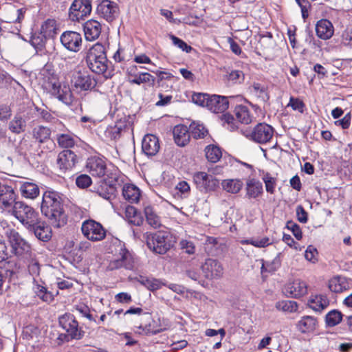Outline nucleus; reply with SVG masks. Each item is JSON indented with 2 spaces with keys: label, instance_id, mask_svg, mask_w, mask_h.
Listing matches in <instances>:
<instances>
[{
  "label": "nucleus",
  "instance_id": "obj_1",
  "mask_svg": "<svg viewBox=\"0 0 352 352\" xmlns=\"http://www.w3.org/2000/svg\"><path fill=\"white\" fill-rule=\"evenodd\" d=\"M41 212L55 228H60L67 223L60 195L55 191H46L43 195L41 206Z\"/></svg>",
  "mask_w": 352,
  "mask_h": 352
},
{
  "label": "nucleus",
  "instance_id": "obj_2",
  "mask_svg": "<svg viewBox=\"0 0 352 352\" xmlns=\"http://www.w3.org/2000/svg\"><path fill=\"white\" fill-rule=\"evenodd\" d=\"M86 63L89 69L96 74H102L106 78L111 76V65L108 60L105 47L97 43L87 52Z\"/></svg>",
  "mask_w": 352,
  "mask_h": 352
},
{
  "label": "nucleus",
  "instance_id": "obj_3",
  "mask_svg": "<svg viewBox=\"0 0 352 352\" xmlns=\"http://www.w3.org/2000/svg\"><path fill=\"white\" fill-rule=\"evenodd\" d=\"M143 240L150 250L159 254L166 253L175 243V238L168 230L146 232L143 235Z\"/></svg>",
  "mask_w": 352,
  "mask_h": 352
},
{
  "label": "nucleus",
  "instance_id": "obj_4",
  "mask_svg": "<svg viewBox=\"0 0 352 352\" xmlns=\"http://www.w3.org/2000/svg\"><path fill=\"white\" fill-rule=\"evenodd\" d=\"M96 85V80L85 69L77 67L72 72L71 85L75 92L81 94L92 91Z\"/></svg>",
  "mask_w": 352,
  "mask_h": 352
},
{
  "label": "nucleus",
  "instance_id": "obj_5",
  "mask_svg": "<svg viewBox=\"0 0 352 352\" xmlns=\"http://www.w3.org/2000/svg\"><path fill=\"white\" fill-rule=\"evenodd\" d=\"M12 213L28 230L34 229V226L39 223L41 220L38 213L32 207L22 201L15 203Z\"/></svg>",
  "mask_w": 352,
  "mask_h": 352
},
{
  "label": "nucleus",
  "instance_id": "obj_6",
  "mask_svg": "<svg viewBox=\"0 0 352 352\" xmlns=\"http://www.w3.org/2000/svg\"><path fill=\"white\" fill-rule=\"evenodd\" d=\"M11 256V250L8 248L6 242L0 239V270H5L6 278L14 280L16 278L19 267L14 260H9Z\"/></svg>",
  "mask_w": 352,
  "mask_h": 352
},
{
  "label": "nucleus",
  "instance_id": "obj_7",
  "mask_svg": "<svg viewBox=\"0 0 352 352\" xmlns=\"http://www.w3.org/2000/svg\"><path fill=\"white\" fill-rule=\"evenodd\" d=\"M193 182L196 188L203 193L216 191L219 188V180L204 171L196 172L193 174Z\"/></svg>",
  "mask_w": 352,
  "mask_h": 352
},
{
  "label": "nucleus",
  "instance_id": "obj_8",
  "mask_svg": "<svg viewBox=\"0 0 352 352\" xmlns=\"http://www.w3.org/2000/svg\"><path fill=\"white\" fill-rule=\"evenodd\" d=\"M153 321L151 314L147 309L140 307H133V327L142 330L145 333H153L155 331L151 328Z\"/></svg>",
  "mask_w": 352,
  "mask_h": 352
},
{
  "label": "nucleus",
  "instance_id": "obj_9",
  "mask_svg": "<svg viewBox=\"0 0 352 352\" xmlns=\"http://www.w3.org/2000/svg\"><path fill=\"white\" fill-rule=\"evenodd\" d=\"M82 233L88 240L98 241L106 236V232L102 225L94 220L85 221L81 226Z\"/></svg>",
  "mask_w": 352,
  "mask_h": 352
},
{
  "label": "nucleus",
  "instance_id": "obj_10",
  "mask_svg": "<svg viewBox=\"0 0 352 352\" xmlns=\"http://www.w3.org/2000/svg\"><path fill=\"white\" fill-rule=\"evenodd\" d=\"M274 129L266 123H258L252 131L247 135V138L258 144L270 142L274 136Z\"/></svg>",
  "mask_w": 352,
  "mask_h": 352
},
{
  "label": "nucleus",
  "instance_id": "obj_11",
  "mask_svg": "<svg viewBox=\"0 0 352 352\" xmlns=\"http://www.w3.org/2000/svg\"><path fill=\"white\" fill-rule=\"evenodd\" d=\"M7 236L12 247L11 253H14L19 257H23L29 254L30 245L16 231L10 230L9 232H7Z\"/></svg>",
  "mask_w": 352,
  "mask_h": 352
},
{
  "label": "nucleus",
  "instance_id": "obj_12",
  "mask_svg": "<svg viewBox=\"0 0 352 352\" xmlns=\"http://www.w3.org/2000/svg\"><path fill=\"white\" fill-rule=\"evenodd\" d=\"M91 12L90 0H74L69 8V16L72 21H79L90 14Z\"/></svg>",
  "mask_w": 352,
  "mask_h": 352
},
{
  "label": "nucleus",
  "instance_id": "obj_13",
  "mask_svg": "<svg viewBox=\"0 0 352 352\" xmlns=\"http://www.w3.org/2000/svg\"><path fill=\"white\" fill-rule=\"evenodd\" d=\"M96 11L100 17L109 22L115 20L119 14V8L117 3L110 0H102L98 3Z\"/></svg>",
  "mask_w": 352,
  "mask_h": 352
},
{
  "label": "nucleus",
  "instance_id": "obj_14",
  "mask_svg": "<svg viewBox=\"0 0 352 352\" xmlns=\"http://www.w3.org/2000/svg\"><path fill=\"white\" fill-rule=\"evenodd\" d=\"M59 324L72 338L80 339L82 331L78 329V323L71 314H65L59 318Z\"/></svg>",
  "mask_w": 352,
  "mask_h": 352
},
{
  "label": "nucleus",
  "instance_id": "obj_15",
  "mask_svg": "<svg viewBox=\"0 0 352 352\" xmlns=\"http://www.w3.org/2000/svg\"><path fill=\"white\" fill-rule=\"evenodd\" d=\"M60 40L62 45L69 51L77 52L80 50L82 36L76 32L66 31L61 34Z\"/></svg>",
  "mask_w": 352,
  "mask_h": 352
},
{
  "label": "nucleus",
  "instance_id": "obj_16",
  "mask_svg": "<svg viewBox=\"0 0 352 352\" xmlns=\"http://www.w3.org/2000/svg\"><path fill=\"white\" fill-rule=\"evenodd\" d=\"M204 276L207 279L220 278L223 273V268L217 260L208 258L201 265Z\"/></svg>",
  "mask_w": 352,
  "mask_h": 352
},
{
  "label": "nucleus",
  "instance_id": "obj_17",
  "mask_svg": "<svg viewBox=\"0 0 352 352\" xmlns=\"http://www.w3.org/2000/svg\"><path fill=\"white\" fill-rule=\"evenodd\" d=\"M52 94L57 98L60 101L67 105L72 103V94L69 87L64 85L61 87L57 80L49 83Z\"/></svg>",
  "mask_w": 352,
  "mask_h": 352
},
{
  "label": "nucleus",
  "instance_id": "obj_18",
  "mask_svg": "<svg viewBox=\"0 0 352 352\" xmlns=\"http://www.w3.org/2000/svg\"><path fill=\"white\" fill-rule=\"evenodd\" d=\"M283 292L289 297L299 298L307 293V285L300 279L294 280L285 285Z\"/></svg>",
  "mask_w": 352,
  "mask_h": 352
},
{
  "label": "nucleus",
  "instance_id": "obj_19",
  "mask_svg": "<svg viewBox=\"0 0 352 352\" xmlns=\"http://www.w3.org/2000/svg\"><path fill=\"white\" fill-rule=\"evenodd\" d=\"M87 170L93 176L102 177L106 174L107 166L104 161L98 157L88 158L86 164Z\"/></svg>",
  "mask_w": 352,
  "mask_h": 352
},
{
  "label": "nucleus",
  "instance_id": "obj_20",
  "mask_svg": "<svg viewBox=\"0 0 352 352\" xmlns=\"http://www.w3.org/2000/svg\"><path fill=\"white\" fill-rule=\"evenodd\" d=\"M16 195L14 189L8 185H3L0 190V207L5 210H12L16 201Z\"/></svg>",
  "mask_w": 352,
  "mask_h": 352
},
{
  "label": "nucleus",
  "instance_id": "obj_21",
  "mask_svg": "<svg viewBox=\"0 0 352 352\" xmlns=\"http://www.w3.org/2000/svg\"><path fill=\"white\" fill-rule=\"evenodd\" d=\"M76 162V155L71 150H64L58 155L57 164L63 172L71 170Z\"/></svg>",
  "mask_w": 352,
  "mask_h": 352
},
{
  "label": "nucleus",
  "instance_id": "obj_22",
  "mask_svg": "<svg viewBox=\"0 0 352 352\" xmlns=\"http://www.w3.org/2000/svg\"><path fill=\"white\" fill-rule=\"evenodd\" d=\"M208 102L207 108L215 113L224 112L229 107L228 98L219 95H211Z\"/></svg>",
  "mask_w": 352,
  "mask_h": 352
},
{
  "label": "nucleus",
  "instance_id": "obj_23",
  "mask_svg": "<svg viewBox=\"0 0 352 352\" xmlns=\"http://www.w3.org/2000/svg\"><path fill=\"white\" fill-rule=\"evenodd\" d=\"M160 148L159 139L153 134L146 135L142 142V148L146 155H155Z\"/></svg>",
  "mask_w": 352,
  "mask_h": 352
},
{
  "label": "nucleus",
  "instance_id": "obj_24",
  "mask_svg": "<svg viewBox=\"0 0 352 352\" xmlns=\"http://www.w3.org/2000/svg\"><path fill=\"white\" fill-rule=\"evenodd\" d=\"M83 30L87 41H95L101 34L102 25L98 21L90 19L84 23Z\"/></svg>",
  "mask_w": 352,
  "mask_h": 352
},
{
  "label": "nucleus",
  "instance_id": "obj_25",
  "mask_svg": "<svg viewBox=\"0 0 352 352\" xmlns=\"http://www.w3.org/2000/svg\"><path fill=\"white\" fill-rule=\"evenodd\" d=\"M317 36L323 40H327L332 37L334 33V28L332 23L327 19H321L316 25Z\"/></svg>",
  "mask_w": 352,
  "mask_h": 352
},
{
  "label": "nucleus",
  "instance_id": "obj_26",
  "mask_svg": "<svg viewBox=\"0 0 352 352\" xmlns=\"http://www.w3.org/2000/svg\"><path fill=\"white\" fill-rule=\"evenodd\" d=\"M173 137L175 142L179 146H186L190 141V133L188 128L184 124H179L173 129Z\"/></svg>",
  "mask_w": 352,
  "mask_h": 352
},
{
  "label": "nucleus",
  "instance_id": "obj_27",
  "mask_svg": "<svg viewBox=\"0 0 352 352\" xmlns=\"http://www.w3.org/2000/svg\"><path fill=\"white\" fill-rule=\"evenodd\" d=\"M246 197L256 199L263 192L262 183L254 178L248 179L245 185Z\"/></svg>",
  "mask_w": 352,
  "mask_h": 352
},
{
  "label": "nucleus",
  "instance_id": "obj_28",
  "mask_svg": "<svg viewBox=\"0 0 352 352\" xmlns=\"http://www.w3.org/2000/svg\"><path fill=\"white\" fill-rule=\"evenodd\" d=\"M32 289L36 296L43 302L50 303L53 301V294L47 290L41 280H36V278H34Z\"/></svg>",
  "mask_w": 352,
  "mask_h": 352
},
{
  "label": "nucleus",
  "instance_id": "obj_29",
  "mask_svg": "<svg viewBox=\"0 0 352 352\" xmlns=\"http://www.w3.org/2000/svg\"><path fill=\"white\" fill-rule=\"evenodd\" d=\"M29 231L33 232L35 236L42 241H48L52 237L51 228L41 220L34 226V229H30Z\"/></svg>",
  "mask_w": 352,
  "mask_h": 352
},
{
  "label": "nucleus",
  "instance_id": "obj_30",
  "mask_svg": "<svg viewBox=\"0 0 352 352\" xmlns=\"http://www.w3.org/2000/svg\"><path fill=\"white\" fill-rule=\"evenodd\" d=\"M19 189L21 195L27 199H34L40 193L38 186L32 182H21Z\"/></svg>",
  "mask_w": 352,
  "mask_h": 352
},
{
  "label": "nucleus",
  "instance_id": "obj_31",
  "mask_svg": "<svg viewBox=\"0 0 352 352\" xmlns=\"http://www.w3.org/2000/svg\"><path fill=\"white\" fill-rule=\"evenodd\" d=\"M309 307L315 311L321 312L329 305V300L326 295L311 296L308 300Z\"/></svg>",
  "mask_w": 352,
  "mask_h": 352
},
{
  "label": "nucleus",
  "instance_id": "obj_32",
  "mask_svg": "<svg viewBox=\"0 0 352 352\" xmlns=\"http://www.w3.org/2000/svg\"><path fill=\"white\" fill-rule=\"evenodd\" d=\"M134 280L137 281L151 292L160 289L163 285H165V284L159 279L149 278L142 275H139L133 278V281Z\"/></svg>",
  "mask_w": 352,
  "mask_h": 352
},
{
  "label": "nucleus",
  "instance_id": "obj_33",
  "mask_svg": "<svg viewBox=\"0 0 352 352\" xmlns=\"http://www.w3.org/2000/svg\"><path fill=\"white\" fill-rule=\"evenodd\" d=\"M317 320L312 316H306L298 322L296 327L302 333L313 332L316 327Z\"/></svg>",
  "mask_w": 352,
  "mask_h": 352
},
{
  "label": "nucleus",
  "instance_id": "obj_34",
  "mask_svg": "<svg viewBox=\"0 0 352 352\" xmlns=\"http://www.w3.org/2000/svg\"><path fill=\"white\" fill-rule=\"evenodd\" d=\"M328 287L334 293H340L349 288V283L342 276H334L329 280Z\"/></svg>",
  "mask_w": 352,
  "mask_h": 352
},
{
  "label": "nucleus",
  "instance_id": "obj_35",
  "mask_svg": "<svg viewBox=\"0 0 352 352\" xmlns=\"http://www.w3.org/2000/svg\"><path fill=\"white\" fill-rule=\"evenodd\" d=\"M234 113L239 122L248 124L252 122L253 116L251 115L249 108L245 105H236L234 108Z\"/></svg>",
  "mask_w": 352,
  "mask_h": 352
},
{
  "label": "nucleus",
  "instance_id": "obj_36",
  "mask_svg": "<svg viewBox=\"0 0 352 352\" xmlns=\"http://www.w3.org/2000/svg\"><path fill=\"white\" fill-rule=\"evenodd\" d=\"M200 269L201 268L199 263L197 261L192 260L186 266L184 273L189 278L195 281L200 282Z\"/></svg>",
  "mask_w": 352,
  "mask_h": 352
},
{
  "label": "nucleus",
  "instance_id": "obj_37",
  "mask_svg": "<svg viewBox=\"0 0 352 352\" xmlns=\"http://www.w3.org/2000/svg\"><path fill=\"white\" fill-rule=\"evenodd\" d=\"M144 214L147 223L153 228H159L162 226L161 218L149 206H144Z\"/></svg>",
  "mask_w": 352,
  "mask_h": 352
},
{
  "label": "nucleus",
  "instance_id": "obj_38",
  "mask_svg": "<svg viewBox=\"0 0 352 352\" xmlns=\"http://www.w3.org/2000/svg\"><path fill=\"white\" fill-rule=\"evenodd\" d=\"M224 190L232 194L238 193L242 188L243 182L240 179H224L221 182Z\"/></svg>",
  "mask_w": 352,
  "mask_h": 352
},
{
  "label": "nucleus",
  "instance_id": "obj_39",
  "mask_svg": "<svg viewBox=\"0 0 352 352\" xmlns=\"http://www.w3.org/2000/svg\"><path fill=\"white\" fill-rule=\"evenodd\" d=\"M25 127L26 122L20 115H16L9 123V129L14 133L23 132Z\"/></svg>",
  "mask_w": 352,
  "mask_h": 352
},
{
  "label": "nucleus",
  "instance_id": "obj_40",
  "mask_svg": "<svg viewBox=\"0 0 352 352\" xmlns=\"http://www.w3.org/2000/svg\"><path fill=\"white\" fill-rule=\"evenodd\" d=\"M77 138L70 133H63L57 135V142L62 148H72L76 144Z\"/></svg>",
  "mask_w": 352,
  "mask_h": 352
},
{
  "label": "nucleus",
  "instance_id": "obj_41",
  "mask_svg": "<svg viewBox=\"0 0 352 352\" xmlns=\"http://www.w3.org/2000/svg\"><path fill=\"white\" fill-rule=\"evenodd\" d=\"M32 135L34 138L39 143L45 142L47 140L50 139L51 135V131L49 128L38 126L34 128L32 131Z\"/></svg>",
  "mask_w": 352,
  "mask_h": 352
},
{
  "label": "nucleus",
  "instance_id": "obj_42",
  "mask_svg": "<svg viewBox=\"0 0 352 352\" xmlns=\"http://www.w3.org/2000/svg\"><path fill=\"white\" fill-rule=\"evenodd\" d=\"M205 153L207 160L212 163L218 162L222 156L220 148L214 145L207 146L205 148Z\"/></svg>",
  "mask_w": 352,
  "mask_h": 352
},
{
  "label": "nucleus",
  "instance_id": "obj_43",
  "mask_svg": "<svg viewBox=\"0 0 352 352\" xmlns=\"http://www.w3.org/2000/svg\"><path fill=\"white\" fill-rule=\"evenodd\" d=\"M342 314L337 309L330 311L325 316V322L327 326L329 327L336 326L342 321Z\"/></svg>",
  "mask_w": 352,
  "mask_h": 352
},
{
  "label": "nucleus",
  "instance_id": "obj_44",
  "mask_svg": "<svg viewBox=\"0 0 352 352\" xmlns=\"http://www.w3.org/2000/svg\"><path fill=\"white\" fill-rule=\"evenodd\" d=\"M56 24L54 19L46 20L41 25V33L45 38L53 37L56 34Z\"/></svg>",
  "mask_w": 352,
  "mask_h": 352
},
{
  "label": "nucleus",
  "instance_id": "obj_45",
  "mask_svg": "<svg viewBox=\"0 0 352 352\" xmlns=\"http://www.w3.org/2000/svg\"><path fill=\"white\" fill-rule=\"evenodd\" d=\"M225 78L232 85L241 84L244 81V73L238 69L228 71Z\"/></svg>",
  "mask_w": 352,
  "mask_h": 352
},
{
  "label": "nucleus",
  "instance_id": "obj_46",
  "mask_svg": "<svg viewBox=\"0 0 352 352\" xmlns=\"http://www.w3.org/2000/svg\"><path fill=\"white\" fill-rule=\"evenodd\" d=\"M189 129L191 135L195 139L204 138L208 134V130L202 124L193 122Z\"/></svg>",
  "mask_w": 352,
  "mask_h": 352
},
{
  "label": "nucleus",
  "instance_id": "obj_47",
  "mask_svg": "<svg viewBox=\"0 0 352 352\" xmlns=\"http://www.w3.org/2000/svg\"><path fill=\"white\" fill-rule=\"evenodd\" d=\"M276 308L278 310L285 312H295L298 310V304L293 300H282L276 303Z\"/></svg>",
  "mask_w": 352,
  "mask_h": 352
},
{
  "label": "nucleus",
  "instance_id": "obj_48",
  "mask_svg": "<svg viewBox=\"0 0 352 352\" xmlns=\"http://www.w3.org/2000/svg\"><path fill=\"white\" fill-rule=\"evenodd\" d=\"M113 58L116 62L126 64L127 62L131 60L132 54L129 50L120 47L115 52Z\"/></svg>",
  "mask_w": 352,
  "mask_h": 352
},
{
  "label": "nucleus",
  "instance_id": "obj_49",
  "mask_svg": "<svg viewBox=\"0 0 352 352\" xmlns=\"http://www.w3.org/2000/svg\"><path fill=\"white\" fill-rule=\"evenodd\" d=\"M252 92L258 97L262 102H267L270 96L267 91V88L260 83H254L252 87Z\"/></svg>",
  "mask_w": 352,
  "mask_h": 352
},
{
  "label": "nucleus",
  "instance_id": "obj_50",
  "mask_svg": "<svg viewBox=\"0 0 352 352\" xmlns=\"http://www.w3.org/2000/svg\"><path fill=\"white\" fill-rule=\"evenodd\" d=\"M318 41L315 39V37L313 34V32L309 29H306L305 31V38H304V44L302 45L304 47V50L306 48H311L315 49L316 47H319L318 44Z\"/></svg>",
  "mask_w": 352,
  "mask_h": 352
},
{
  "label": "nucleus",
  "instance_id": "obj_51",
  "mask_svg": "<svg viewBox=\"0 0 352 352\" xmlns=\"http://www.w3.org/2000/svg\"><path fill=\"white\" fill-rule=\"evenodd\" d=\"M223 126L226 127L228 130L233 131L238 129V123L235 120L233 116L230 113L223 114L221 117Z\"/></svg>",
  "mask_w": 352,
  "mask_h": 352
},
{
  "label": "nucleus",
  "instance_id": "obj_52",
  "mask_svg": "<svg viewBox=\"0 0 352 352\" xmlns=\"http://www.w3.org/2000/svg\"><path fill=\"white\" fill-rule=\"evenodd\" d=\"M210 98V95L203 93H195L192 96V102L199 106L206 107L208 104V101Z\"/></svg>",
  "mask_w": 352,
  "mask_h": 352
},
{
  "label": "nucleus",
  "instance_id": "obj_53",
  "mask_svg": "<svg viewBox=\"0 0 352 352\" xmlns=\"http://www.w3.org/2000/svg\"><path fill=\"white\" fill-rule=\"evenodd\" d=\"M286 228L292 231L297 240H300L302 238V230L297 223L292 221H288L286 223Z\"/></svg>",
  "mask_w": 352,
  "mask_h": 352
},
{
  "label": "nucleus",
  "instance_id": "obj_54",
  "mask_svg": "<svg viewBox=\"0 0 352 352\" xmlns=\"http://www.w3.org/2000/svg\"><path fill=\"white\" fill-rule=\"evenodd\" d=\"M289 107H291L293 110L298 111L300 113H303L305 105L304 102L298 98L290 97L288 103Z\"/></svg>",
  "mask_w": 352,
  "mask_h": 352
},
{
  "label": "nucleus",
  "instance_id": "obj_55",
  "mask_svg": "<svg viewBox=\"0 0 352 352\" xmlns=\"http://www.w3.org/2000/svg\"><path fill=\"white\" fill-rule=\"evenodd\" d=\"M170 37L173 41V43L182 51L188 53L192 50L191 46L188 45L186 42L179 38L178 37L174 35H170Z\"/></svg>",
  "mask_w": 352,
  "mask_h": 352
},
{
  "label": "nucleus",
  "instance_id": "obj_56",
  "mask_svg": "<svg viewBox=\"0 0 352 352\" xmlns=\"http://www.w3.org/2000/svg\"><path fill=\"white\" fill-rule=\"evenodd\" d=\"M154 82L153 77L148 73H142L138 75H133V83L141 84L142 82Z\"/></svg>",
  "mask_w": 352,
  "mask_h": 352
},
{
  "label": "nucleus",
  "instance_id": "obj_57",
  "mask_svg": "<svg viewBox=\"0 0 352 352\" xmlns=\"http://www.w3.org/2000/svg\"><path fill=\"white\" fill-rule=\"evenodd\" d=\"M120 215L124 218L129 223H132V206L129 204H122Z\"/></svg>",
  "mask_w": 352,
  "mask_h": 352
},
{
  "label": "nucleus",
  "instance_id": "obj_58",
  "mask_svg": "<svg viewBox=\"0 0 352 352\" xmlns=\"http://www.w3.org/2000/svg\"><path fill=\"white\" fill-rule=\"evenodd\" d=\"M76 185L81 188H85L91 184V177L87 175H81L76 178Z\"/></svg>",
  "mask_w": 352,
  "mask_h": 352
},
{
  "label": "nucleus",
  "instance_id": "obj_59",
  "mask_svg": "<svg viewBox=\"0 0 352 352\" xmlns=\"http://www.w3.org/2000/svg\"><path fill=\"white\" fill-rule=\"evenodd\" d=\"M27 9L25 8H21L19 9L12 8L11 12L14 14V17L12 19V22L14 23H21V21L24 19L25 14L26 12Z\"/></svg>",
  "mask_w": 352,
  "mask_h": 352
},
{
  "label": "nucleus",
  "instance_id": "obj_60",
  "mask_svg": "<svg viewBox=\"0 0 352 352\" xmlns=\"http://www.w3.org/2000/svg\"><path fill=\"white\" fill-rule=\"evenodd\" d=\"M301 9L302 16L304 19H307L309 16V10L311 7L310 3L308 0H296Z\"/></svg>",
  "mask_w": 352,
  "mask_h": 352
},
{
  "label": "nucleus",
  "instance_id": "obj_61",
  "mask_svg": "<svg viewBox=\"0 0 352 352\" xmlns=\"http://www.w3.org/2000/svg\"><path fill=\"white\" fill-rule=\"evenodd\" d=\"M351 121V113H347L342 119L336 120L335 124L340 126L343 129H346L350 126Z\"/></svg>",
  "mask_w": 352,
  "mask_h": 352
},
{
  "label": "nucleus",
  "instance_id": "obj_62",
  "mask_svg": "<svg viewBox=\"0 0 352 352\" xmlns=\"http://www.w3.org/2000/svg\"><path fill=\"white\" fill-rule=\"evenodd\" d=\"M181 248L188 254H193L195 253V247L192 241L187 240H182L180 241Z\"/></svg>",
  "mask_w": 352,
  "mask_h": 352
},
{
  "label": "nucleus",
  "instance_id": "obj_63",
  "mask_svg": "<svg viewBox=\"0 0 352 352\" xmlns=\"http://www.w3.org/2000/svg\"><path fill=\"white\" fill-rule=\"evenodd\" d=\"M296 211L298 221L302 223H307L308 220V214L304 208L301 205H299L296 207Z\"/></svg>",
  "mask_w": 352,
  "mask_h": 352
},
{
  "label": "nucleus",
  "instance_id": "obj_64",
  "mask_svg": "<svg viewBox=\"0 0 352 352\" xmlns=\"http://www.w3.org/2000/svg\"><path fill=\"white\" fill-rule=\"evenodd\" d=\"M28 271L33 276H38L40 274V265L36 260H32L28 265Z\"/></svg>",
  "mask_w": 352,
  "mask_h": 352
}]
</instances>
